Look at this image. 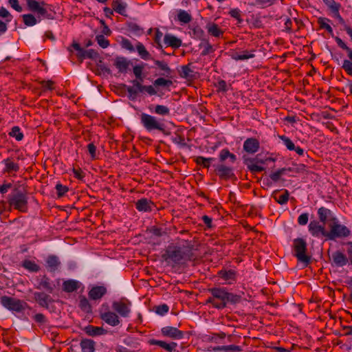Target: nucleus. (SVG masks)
<instances>
[{
  "label": "nucleus",
  "mask_w": 352,
  "mask_h": 352,
  "mask_svg": "<svg viewBox=\"0 0 352 352\" xmlns=\"http://www.w3.org/2000/svg\"><path fill=\"white\" fill-rule=\"evenodd\" d=\"M307 247V242L302 238L295 239L293 241V248L295 252L294 256L299 261L305 263V265L309 264L311 261V257L306 254Z\"/></svg>",
  "instance_id": "obj_5"
},
{
  "label": "nucleus",
  "mask_w": 352,
  "mask_h": 352,
  "mask_svg": "<svg viewBox=\"0 0 352 352\" xmlns=\"http://www.w3.org/2000/svg\"><path fill=\"white\" fill-rule=\"evenodd\" d=\"M218 275L220 278L228 282V283H231L232 281L235 280L236 278V272L232 270H220L218 272Z\"/></svg>",
  "instance_id": "obj_31"
},
{
  "label": "nucleus",
  "mask_w": 352,
  "mask_h": 352,
  "mask_svg": "<svg viewBox=\"0 0 352 352\" xmlns=\"http://www.w3.org/2000/svg\"><path fill=\"white\" fill-rule=\"evenodd\" d=\"M155 111L159 115H166L169 113V109L166 106L158 104L155 107Z\"/></svg>",
  "instance_id": "obj_62"
},
{
  "label": "nucleus",
  "mask_w": 352,
  "mask_h": 352,
  "mask_svg": "<svg viewBox=\"0 0 352 352\" xmlns=\"http://www.w3.org/2000/svg\"><path fill=\"white\" fill-rule=\"evenodd\" d=\"M80 346L82 352H94L96 343L91 339H82Z\"/></svg>",
  "instance_id": "obj_25"
},
{
  "label": "nucleus",
  "mask_w": 352,
  "mask_h": 352,
  "mask_svg": "<svg viewBox=\"0 0 352 352\" xmlns=\"http://www.w3.org/2000/svg\"><path fill=\"white\" fill-rule=\"evenodd\" d=\"M241 12L238 8L231 9L229 12V14L232 17L236 19L238 21V23H241L243 19H241Z\"/></svg>",
  "instance_id": "obj_57"
},
{
  "label": "nucleus",
  "mask_w": 352,
  "mask_h": 352,
  "mask_svg": "<svg viewBox=\"0 0 352 352\" xmlns=\"http://www.w3.org/2000/svg\"><path fill=\"white\" fill-rule=\"evenodd\" d=\"M211 294L206 300V303H210L217 309H221L226 307L227 291L221 287H213L208 289Z\"/></svg>",
  "instance_id": "obj_4"
},
{
  "label": "nucleus",
  "mask_w": 352,
  "mask_h": 352,
  "mask_svg": "<svg viewBox=\"0 0 352 352\" xmlns=\"http://www.w3.org/2000/svg\"><path fill=\"white\" fill-rule=\"evenodd\" d=\"M0 17L6 19V22L11 21L12 16L4 7H0Z\"/></svg>",
  "instance_id": "obj_59"
},
{
  "label": "nucleus",
  "mask_w": 352,
  "mask_h": 352,
  "mask_svg": "<svg viewBox=\"0 0 352 352\" xmlns=\"http://www.w3.org/2000/svg\"><path fill=\"white\" fill-rule=\"evenodd\" d=\"M60 265V261L57 256L51 254L47 257L46 266L50 272H54L58 270Z\"/></svg>",
  "instance_id": "obj_19"
},
{
  "label": "nucleus",
  "mask_w": 352,
  "mask_h": 352,
  "mask_svg": "<svg viewBox=\"0 0 352 352\" xmlns=\"http://www.w3.org/2000/svg\"><path fill=\"white\" fill-rule=\"evenodd\" d=\"M99 313L100 319L109 325L116 327L120 323L118 315L115 311L109 310V305L107 302L101 305Z\"/></svg>",
  "instance_id": "obj_7"
},
{
  "label": "nucleus",
  "mask_w": 352,
  "mask_h": 352,
  "mask_svg": "<svg viewBox=\"0 0 352 352\" xmlns=\"http://www.w3.org/2000/svg\"><path fill=\"white\" fill-rule=\"evenodd\" d=\"M27 6L29 10L37 13L38 15L50 18L47 10L45 8L47 5L44 1H37L36 0H26Z\"/></svg>",
  "instance_id": "obj_10"
},
{
  "label": "nucleus",
  "mask_w": 352,
  "mask_h": 352,
  "mask_svg": "<svg viewBox=\"0 0 352 352\" xmlns=\"http://www.w3.org/2000/svg\"><path fill=\"white\" fill-rule=\"evenodd\" d=\"M164 44L166 48L170 47L176 48V36L166 34L164 38Z\"/></svg>",
  "instance_id": "obj_43"
},
{
  "label": "nucleus",
  "mask_w": 352,
  "mask_h": 352,
  "mask_svg": "<svg viewBox=\"0 0 352 352\" xmlns=\"http://www.w3.org/2000/svg\"><path fill=\"white\" fill-rule=\"evenodd\" d=\"M7 202L10 206V211L11 208L21 212H27L28 210V197L25 190L14 188L8 196Z\"/></svg>",
  "instance_id": "obj_2"
},
{
  "label": "nucleus",
  "mask_w": 352,
  "mask_h": 352,
  "mask_svg": "<svg viewBox=\"0 0 352 352\" xmlns=\"http://www.w3.org/2000/svg\"><path fill=\"white\" fill-rule=\"evenodd\" d=\"M179 233L184 235L182 239L177 237V272L180 273L184 271L186 261L198 257L199 245L187 230H180Z\"/></svg>",
  "instance_id": "obj_1"
},
{
  "label": "nucleus",
  "mask_w": 352,
  "mask_h": 352,
  "mask_svg": "<svg viewBox=\"0 0 352 352\" xmlns=\"http://www.w3.org/2000/svg\"><path fill=\"white\" fill-rule=\"evenodd\" d=\"M84 331L89 336H97L105 335L107 333V330L100 327H95L93 325H87L85 327Z\"/></svg>",
  "instance_id": "obj_21"
},
{
  "label": "nucleus",
  "mask_w": 352,
  "mask_h": 352,
  "mask_svg": "<svg viewBox=\"0 0 352 352\" xmlns=\"http://www.w3.org/2000/svg\"><path fill=\"white\" fill-rule=\"evenodd\" d=\"M278 190H276L273 192L272 197L278 202L279 204L283 205L287 203L289 200V194L287 190H285L284 193L277 196Z\"/></svg>",
  "instance_id": "obj_34"
},
{
  "label": "nucleus",
  "mask_w": 352,
  "mask_h": 352,
  "mask_svg": "<svg viewBox=\"0 0 352 352\" xmlns=\"http://www.w3.org/2000/svg\"><path fill=\"white\" fill-rule=\"evenodd\" d=\"M0 302L3 307L12 312L23 313L26 309H30L25 301L8 296H1Z\"/></svg>",
  "instance_id": "obj_3"
},
{
  "label": "nucleus",
  "mask_w": 352,
  "mask_h": 352,
  "mask_svg": "<svg viewBox=\"0 0 352 352\" xmlns=\"http://www.w3.org/2000/svg\"><path fill=\"white\" fill-rule=\"evenodd\" d=\"M241 296L227 292L226 294V305L230 302L232 304H236L241 301Z\"/></svg>",
  "instance_id": "obj_46"
},
{
  "label": "nucleus",
  "mask_w": 352,
  "mask_h": 352,
  "mask_svg": "<svg viewBox=\"0 0 352 352\" xmlns=\"http://www.w3.org/2000/svg\"><path fill=\"white\" fill-rule=\"evenodd\" d=\"M36 288L38 289H44L50 294H52L54 292V286L50 283V278L45 275L43 276L39 282L38 285L36 286Z\"/></svg>",
  "instance_id": "obj_26"
},
{
  "label": "nucleus",
  "mask_w": 352,
  "mask_h": 352,
  "mask_svg": "<svg viewBox=\"0 0 352 352\" xmlns=\"http://www.w3.org/2000/svg\"><path fill=\"white\" fill-rule=\"evenodd\" d=\"M120 45H121L122 48L126 49V50H129L131 52H133L135 51V48L133 47V45H132L131 42L129 39H127L126 38H122V41L120 42Z\"/></svg>",
  "instance_id": "obj_52"
},
{
  "label": "nucleus",
  "mask_w": 352,
  "mask_h": 352,
  "mask_svg": "<svg viewBox=\"0 0 352 352\" xmlns=\"http://www.w3.org/2000/svg\"><path fill=\"white\" fill-rule=\"evenodd\" d=\"M9 135L15 138L17 141H21L23 138V134L21 132L20 128L17 126L12 128L11 131L9 133Z\"/></svg>",
  "instance_id": "obj_45"
},
{
  "label": "nucleus",
  "mask_w": 352,
  "mask_h": 352,
  "mask_svg": "<svg viewBox=\"0 0 352 352\" xmlns=\"http://www.w3.org/2000/svg\"><path fill=\"white\" fill-rule=\"evenodd\" d=\"M325 224L319 221H311L309 225V231L315 237L324 236L329 239V231L325 229Z\"/></svg>",
  "instance_id": "obj_11"
},
{
  "label": "nucleus",
  "mask_w": 352,
  "mask_h": 352,
  "mask_svg": "<svg viewBox=\"0 0 352 352\" xmlns=\"http://www.w3.org/2000/svg\"><path fill=\"white\" fill-rule=\"evenodd\" d=\"M91 69L96 75L102 77H107L111 74L109 67H91Z\"/></svg>",
  "instance_id": "obj_42"
},
{
  "label": "nucleus",
  "mask_w": 352,
  "mask_h": 352,
  "mask_svg": "<svg viewBox=\"0 0 352 352\" xmlns=\"http://www.w3.org/2000/svg\"><path fill=\"white\" fill-rule=\"evenodd\" d=\"M67 50L70 54H74L76 52L75 56L79 60L80 63L85 60V50L82 48L80 45L76 41H74L72 43L67 47Z\"/></svg>",
  "instance_id": "obj_15"
},
{
  "label": "nucleus",
  "mask_w": 352,
  "mask_h": 352,
  "mask_svg": "<svg viewBox=\"0 0 352 352\" xmlns=\"http://www.w3.org/2000/svg\"><path fill=\"white\" fill-rule=\"evenodd\" d=\"M34 300L41 307L48 309L49 305L54 302L52 297L42 292H36L34 293Z\"/></svg>",
  "instance_id": "obj_13"
},
{
  "label": "nucleus",
  "mask_w": 352,
  "mask_h": 352,
  "mask_svg": "<svg viewBox=\"0 0 352 352\" xmlns=\"http://www.w3.org/2000/svg\"><path fill=\"white\" fill-rule=\"evenodd\" d=\"M153 310L157 314L164 316L168 312L169 307L166 304L160 305L155 306Z\"/></svg>",
  "instance_id": "obj_49"
},
{
  "label": "nucleus",
  "mask_w": 352,
  "mask_h": 352,
  "mask_svg": "<svg viewBox=\"0 0 352 352\" xmlns=\"http://www.w3.org/2000/svg\"><path fill=\"white\" fill-rule=\"evenodd\" d=\"M162 258L167 265L174 267L176 265V245H168L162 252Z\"/></svg>",
  "instance_id": "obj_12"
},
{
  "label": "nucleus",
  "mask_w": 352,
  "mask_h": 352,
  "mask_svg": "<svg viewBox=\"0 0 352 352\" xmlns=\"http://www.w3.org/2000/svg\"><path fill=\"white\" fill-rule=\"evenodd\" d=\"M333 262L338 266H344L347 263V258L346 256L342 252L337 251L332 254Z\"/></svg>",
  "instance_id": "obj_32"
},
{
  "label": "nucleus",
  "mask_w": 352,
  "mask_h": 352,
  "mask_svg": "<svg viewBox=\"0 0 352 352\" xmlns=\"http://www.w3.org/2000/svg\"><path fill=\"white\" fill-rule=\"evenodd\" d=\"M162 336L170 338H176V328L173 327H165L161 329Z\"/></svg>",
  "instance_id": "obj_41"
},
{
  "label": "nucleus",
  "mask_w": 352,
  "mask_h": 352,
  "mask_svg": "<svg viewBox=\"0 0 352 352\" xmlns=\"http://www.w3.org/2000/svg\"><path fill=\"white\" fill-rule=\"evenodd\" d=\"M329 239L334 240L336 238H344L350 235L349 229L344 225L338 223L334 218L333 221L329 224Z\"/></svg>",
  "instance_id": "obj_6"
},
{
  "label": "nucleus",
  "mask_w": 352,
  "mask_h": 352,
  "mask_svg": "<svg viewBox=\"0 0 352 352\" xmlns=\"http://www.w3.org/2000/svg\"><path fill=\"white\" fill-rule=\"evenodd\" d=\"M254 54L253 52H249L244 50L241 52H236L233 54V58L235 60H246L250 58H253Z\"/></svg>",
  "instance_id": "obj_37"
},
{
  "label": "nucleus",
  "mask_w": 352,
  "mask_h": 352,
  "mask_svg": "<svg viewBox=\"0 0 352 352\" xmlns=\"http://www.w3.org/2000/svg\"><path fill=\"white\" fill-rule=\"evenodd\" d=\"M139 56L144 60H147L151 59V55L146 50L144 45L140 42H138L135 47Z\"/></svg>",
  "instance_id": "obj_33"
},
{
  "label": "nucleus",
  "mask_w": 352,
  "mask_h": 352,
  "mask_svg": "<svg viewBox=\"0 0 352 352\" xmlns=\"http://www.w3.org/2000/svg\"><path fill=\"white\" fill-rule=\"evenodd\" d=\"M154 204L146 198L138 200L135 203L136 209L140 212H151Z\"/></svg>",
  "instance_id": "obj_18"
},
{
  "label": "nucleus",
  "mask_w": 352,
  "mask_h": 352,
  "mask_svg": "<svg viewBox=\"0 0 352 352\" xmlns=\"http://www.w3.org/2000/svg\"><path fill=\"white\" fill-rule=\"evenodd\" d=\"M217 91L226 92L228 90L227 84L225 80H221L215 85Z\"/></svg>",
  "instance_id": "obj_63"
},
{
  "label": "nucleus",
  "mask_w": 352,
  "mask_h": 352,
  "mask_svg": "<svg viewBox=\"0 0 352 352\" xmlns=\"http://www.w3.org/2000/svg\"><path fill=\"white\" fill-rule=\"evenodd\" d=\"M254 159H245V163L252 173H259L264 170V168L254 164Z\"/></svg>",
  "instance_id": "obj_35"
},
{
  "label": "nucleus",
  "mask_w": 352,
  "mask_h": 352,
  "mask_svg": "<svg viewBox=\"0 0 352 352\" xmlns=\"http://www.w3.org/2000/svg\"><path fill=\"white\" fill-rule=\"evenodd\" d=\"M33 318L36 322H37L40 324H45L47 322V320L45 316L41 313L35 314Z\"/></svg>",
  "instance_id": "obj_61"
},
{
  "label": "nucleus",
  "mask_w": 352,
  "mask_h": 352,
  "mask_svg": "<svg viewBox=\"0 0 352 352\" xmlns=\"http://www.w3.org/2000/svg\"><path fill=\"white\" fill-rule=\"evenodd\" d=\"M182 69L181 76L188 81H191L197 78V73L193 72L190 67H182Z\"/></svg>",
  "instance_id": "obj_36"
},
{
  "label": "nucleus",
  "mask_w": 352,
  "mask_h": 352,
  "mask_svg": "<svg viewBox=\"0 0 352 352\" xmlns=\"http://www.w3.org/2000/svg\"><path fill=\"white\" fill-rule=\"evenodd\" d=\"M148 231L151 234L155 235V236H158V237L162 236L164 234H166V232L162 228H158L156 226L151 227L150 228L148 229Z\"/></svg>",
  "instance_id": "obj_53"
},
{
  "label": "nucleus",
  "mask_w": 352,
  "mask_h": 352,
  "mask_svg": "<svg viewBox=\"0 0 352 352\" xmlns=\"http://www.w3.org/2000/svg\"><path fill=\"white\" fill-rule=\"evenodd\" d=\"M80 283L76 280L69 279L63 283V290L67 293L76 291L80 287Z\"/></svg>",
  "instance_id": "obj_23"
},
{
  "label": "nucleus",
  "mask_w": 352,
  "mask_h": 352,
  "mask_svg": "<svg viewBox=\"0 0 352 352\" xmlns=\"http://www.w3.org/2000/svg\"><path fill=\"white\" fill-rule=\"evenodd\" d=\"M78 307L83 312L86 314L92 313V307L89 300H87V298L85 296H79Z\"/></svg>",
  "instance_id": "obj_28"
},
{
  "label": "nucleus",
  "mask_w": 352,
  "mask_h": 352,
  "mask_svg": "<svg viewBox=\"0 0 352 352\" xmlns=\"http://www.w3.org/2000/svg\"><path fill=\"white\" fill-rule=\"evenodd\" d=\"M177 20L181 24H188L192 21V16L190 12L184 10H177Z\"/></svg>",
  "instance_id": "obj_24"
},
{
  "label": "nucleus",
  "mask_w": 352,
  "mask_h": 352,
  "mask_svg": "<svg viewBox=\"0 0 352 352\" xmlns=\"http://www.w3.org/2000/svg\"><path fill=\"white\" fill-rule=\"evenodd\" d=\"M55 189L56 190L57 197L58 198L63 197L68 192L69 188L67 186H64L60 183H58Z\"/></svg>",
  "instance_id": "obj_48"
},
{
  "label": "nucleus",
  "mask_w": 352,
  "mask_h": 352,
  "mask_svg": "<svg viewBox=\"0 0 352 352\" xmlns=\"http://www.w3.org/2000/svg\"><path fill=\"white\" fill-rule=\"evenodd\" d=\"M87 58L96 60L100 58V55L98 53V52H96L94 50H92V49L87 50H85V59H87Z\"/></svg>",
  "instance_id": "obj_51"
},
{
  "label": "nucleus",
  "mask_w": 352,
  "mask_h": 352,
  "mask_svg": "<svg viewBox=\"0 0 352 352\" xmlns=\"http://www.w3.org/2000/svg\"><path fill=\"white\" fill-rule=\"evenodd\" d=\"M206 29L208 32L214 37H219L223 34V31L214 23H208L206 25Z\"/></svg>",
  "instance_id": "obj_27"
},
{
  "label": "nucleus",
  "mask_w": 352,
  "mask_h": 352,
  "mask_svg": "<svg viewBox=\"0 0 352 352\" xmlns=\"http://www.w3.org/2000/svg\"><path fill=\"white\" fill-rule=\"evenodd\" d=\"M141 122L144 128L148 131L156 129L162 131L164 134H169V133L165 130L164 124L157 122L155 117L152 116L146 113H142L141 115Z\"/></svg>",
  "instance_id": "obj_8"
},
{
  "label": "nucleus",
  "mask_w": 352,
  "mask_h": 352,
  "mask_svg": "<svg viewBox=\"0 0 352 352\" xmlns=\"http://www.w3.org/2000/svg\"><path fill=\"white\" fill-rule=\"evenodd\" d=\"M212 158H205L201 156L197 157L195 162L197 164L203 166L204 168H209Z\"/></svg>",
  "instance_id": "obj_50"
},
{
  "label": "nucleus",
  "mask_w": 352,
  "mask_h": 352,
  "mask_svg": "<svg viewBox=\"0 0 352 352\" xmlns=\"http://www.w3.org/2000/svg\"><path fill=\"white\" fill-rule=\"evenodd\" d=\"M216 172L219 177L223 179H229L234 176L232 168L223 164L217 166Z\"/></svg>",
  "instance_id": "obj_17"
},
{
  "label": "nucleus",
  "mask_w": 352,
  "mask_h": 352,
  "mask_svg": "<svg viewBox=\"0 0 352 352\" xmlns=\"http://www.w3.org/2000/svg\"><path fill=\"white\" fill-rule=\"evenodd\" d=\"M280 138L283 140L284 144L285 146L289 149V151H294L296 149V146L293 142L287 137L285 135L280 136Z\"/></svg>",
  "instance_id": "obj_55"
},
{
  "label": "nucleus",
  "mask_w": 352,
  "mask_h": 352,
  "mask_svg": "<svg viewBox=\"0 0 352 352\" xmlns=\"http://www.w3.org/2000/svg\"><path fill=\"white\" fill-rule=\"evenodd\" d=\"M113 10L120 15L126 16V9L127 4L123 0H113L111 2Z\"/></svg>",
  "instance_id": "obj_20"
},
{
  "label": "nucleus",
  "mask_w": 352,
  "mask_h": 352,
  "mask_svg": "<svg viewBox=\"0 0 352 352\" xmlns=\"http://www.w3.org/2000/svg\"><path fill=\"white\" fill-rule=\"evenodd\" d=\"M5 164V173H12L13 172H18L19 170V166L18 164L14 163L12 159L7 158L3 160Z\"/></svg>",
  "instance_id": "obj_29"
},
{
  "label": "nucleus",
  "mask_w": 352,
  "mask_h": 352,
  "mask_svg": "<svg viewBox=\"0 0 352 352\" xmlns=\"http://www.w3.org/2000/svg\"><path fill=\"white\" fill-rule=\"evenodd\" d=\"M260 147L258 140L255 138H248L243 143V150L248 153H256Z\"/></svg>",
  "instance_id": "obj_14"
},
{
  "label": "nucleus",
  "mask_w": 352,
  "mask_h": 352,
  "mask_svg": "<svg viewBox=\"0 0 352 352\" xmlns=\"http://www.w3.org/2000/svg\"><path fill=\"white\" fill-rule=\"evenodd\" d=\"M129 31L133 32L135 35L140 36L144 34V30L137 23L129 22L126 24Z\"/></svg>",
  "instance_id": "obj_38"
},
{
  "label": "nucleus",
  "mask_w": 352,
  "mask_h": 352,
  "mask_svg": "<svg viewBox=\"0 0 352 352\" xmlns=\"http://www.w3.org/2000/svg\"><path fill=\"white\" fill-rule=\"evenodd\" d=\"M286 173V170H285L283 168H280L279 170H278L277 171L272 173L270 177L271 178V179L274 182H278L280 177L283 175H285Z\"/></svg>",
  "instance_id": "obj_54"
},
{
  "label": "nucleus",
  "mask_w": 352,
  "mask_h": 352,
  "mask_svg": "<svg viewBox=\"0 0 352 352\" xmlns=\"http://www.w3.org/2000/svg\"><path fill=\"white\" fill-rule=\"evenodd\" d=\"M171 84H172V82L170 80H166L162 77L158 78L157 79H156L153 83L154 86H155V87H160V86H163V87L167 86L168 87Z\"/></svg>",
  "instance_id": "obj_56"
},
{
  "label": "nucleus",
  "mask_w": 352,
  "mask_h": 352,
  "mask_svg": "<svg viewBox=\"0 0 352 352\" xmlns=\"http://www.w3.org/2000/svg\"><path fill=\"white\" fill-rule=\"evenodd\" d=\"M131 302L125 297L112 302V309L121 317L127 318L131 313Z\"/></svg>",
  "instance_id": "obj_9"
},
{
  "label": "nucleus",
  "mask_w": 352,
  "mask_h": 352,
  "mask_svg": "<svg viewBox=\"0 0 352 352\" xmlns=\"http://www.w3.org/2000/svg\"><path fill=\"white\" fill-rule=\"evenodd\" d=\"M331 211L330 210L321 207L318 210V214L320 219V221L322 223H326L328 217L330 215Z\"/></svg>",
  "instance_id": "obj_40"
},
{
  "label": "nucleus",
  "mask_w": 352,
  "mask_h": 352,
  "mask_svg": "<svg viewBox=\"0 0 352 352\" xmlns=\"http://www.w3.org/2000/svg\"><path fill=\"white\" fill-rule=\"evenodd\" d=\"M23 23L27 26H33L36 24L37 20L32 14H25L22 15Z\"/></svg>",
  "instance_id": "obj_44"
},
{
  "label": "nucleus",
  "mask_w": 352,
  "mask_h": 352,
  "mask_svg": "<svg viewBox=\"0 0 352 352\" xmlns=\"http://www.w3.org/2000/svg\"><path fill=\"white\" fill-rule=\"evenodd\" d=\"M39 83L42 85V87L43 88L44 91L52 90L54 89V87H53L54 82L51 80H41L39 82Z\"/></svg>",
  "instance_id": "obj_60"
},
{
  "label": "nucleus",
  "mask_w": 352,
  "mask_h": 352,
  "mask_svg": "<svg viewBox=\"0 0 352 352\" xmlns=\"http://www.w3.org/2000/svg\"><path fill=\"white\" fill-rule=\"evenodd\" d=\"M148 343L150 345H157L160 346L161 348L166 350L167 351L172 352L175 350V348L176 347V343L175 342H170L167 343L164 341L162 340H157L155 339H151L148 341Z\"/></svg>",
  "instance_id": "obj_22"
},
{
  "label": "nucleus",
  "mask_w": 352,
  "mask_h": 352,
  "mask_svg": "<svg viewBox=\"0 0 352 352\" xmlns=\"http://www.w3.org/2000/svg\"><path fill=\"white\" fill-rule=\"evenodd\" d=\"M107 292L104 286H94L89 292L88 296L91 300H97L101 299Z\"/></svg>",
  "instance_id": "obj_16"
},
{
  "label": "nucleus",
  "mask_w": 352,
  "mask_h": 352,
  "mask_svg": "<svg viewBox=\"0 0 352 352\" xmlns=\"http://www.w3.org/2000/svg\"><path fill=\"white\" fill-rule=\"evenodd\" d=\"M325 5L329 8V9L332 12L336 8H340V4L336 3L334 0H322Z\"/></svg>",
  "instance_id": "obj_58"
},
{
  "label": "nucleus",
  "mask_w": 352,
  "mask_h": 352,
  "mask_svg": "<svg viewBox=\"0 0 352 352\" xmlns=\"http://www.w3.org/2000/svg\"><path fill=\"white\" fill-rule=\"evenodd\" d=\"M21 266L30 272H38L41 270V267L38 264L29 259H25L23 261Z\"/></svg>",
  "instance_id": "obj_30"
},
{
  "label": "nucleus",
  "mask_w": 352,
  "mask_h": 352,
  "mask_svg": "<svg viewBox=\"0 0 352 352\" xmlns=\"http://www.w3.org/2000/svg\"><path fill=\"white\" fill-rule=\"evenodd\" d=\"M96 41L100 47L103 49L108 47L110 45L109 41L103 34H99L96 36Z\"/></svg>",
  "instance_id": "obj_47"
},
{
  "label": "nucleus",
  "mask_w": 352,
  "mask_h": 352,
  "mask_svg": "<svg viewBox=\"0 0 352 352\" xmlns=\"http://www.w3.org/2000/svg\"><path fill=\"white\" fill-rule=\"evenodd\" d=\"M329 21V19L324 17H320L318 19V23L320 25V28L321 29H325L331 35V36L333 37V29L330 25L328 24Z\"/></svg>",
  "instance_id": "obj_39"
},
{
  "label": "nucleus",
  "mask_w": 352,
  "mask_h": 352,
  "mask_svg": "<svg viewBox=\"0 0 352 352\" xmlns=\"http://www.w3.org/2000/svg\"><path fill=\"white\" fill-rule=\"evenodd\" d=\"M223 349L225 352H240L242 350L239 346L234 344L224 346Z\"/></svg>",
  "instance_id": "obj_64"
}]
</instances>
